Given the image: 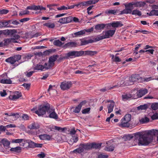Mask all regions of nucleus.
<instances>
[{"label":"nucleus","instance_id":"obj_20","mask_svg":"<svg viewBox=\"0 0 158 158\" xmlns=\"http://www.w3.org/2000/svg\"><path fill=\"white\" fill-rule=\"evenodd\" d=\"M81 45H84L89 43H92L94 41L92 39H89L87 40L85 39H82L80 40Z\"/></svg>","mask_w":158,"mask_h":158},{"label":"nucleus","instance_id":"obj_57","mask_svg":"<svg viewBox=\"0 0 158 158\" xmlns=\"http://www.w3.org/2000/svg\"><path fill=\"white\" fill-rule=\"evenodd\" d=\"M87 102V101L86 100H84L81 102L78 105L81 108L82 106L85 105Z\"/></svg>","mask_w":158,"mask_h":158},{"label":"nucleus","instance_id":"obj_46","mask_svg":"<svg viewBox=\"0 0 158 158\" xmlns=\"http://www.w3.org/2000/svg\"><path fill=\"white\" fill-rule=\"evenodd\" d=\"M148 108V106L147 104H144L140 105L137 107V109L139 110H144Z\"/></svg>","mask_w":158,"mask_h":158},{"label":"nucleus","instance_id":"obj_56","mask_svg":"<svg viewBox=\"0 0 158 158\" xmlns=\"http://www.w3.org/2000/svg\"><path fill=\"white\" fill-rule=\"evenodd\" d=\"M57 9L58 10H67V6H61L60 7H58L57 8Z\"/></svg>","mask_w":158,"mask_h":158},{"label":"nucleus","instance_id":"obj_55","mask_svg":"<svg viewBox=\"0 0 158 158\" xmlns=\"http://www.w3.org/2000/svg\"><path fill=\"white\" fill-rule=\"evenodd\" d=\"M58 22L62 24L66 23V22L65 17L61 18Z\"/></svg>","mask_w":158,"mask_h":158},{"label":"nucleus","instance_id":"obj_51","mask_svg":"<svg viewBox=\"0 0 158 158\" xmlns=\"http://www.w3.org/2000/svg\"><path fill=\"white\" fill-rule=\"evenodd\" d=\"M152 120L158 119V113H155L151 117Z\"/></svg>","mask_w":158,"mask_h":158},{"label":"nucleus","instance_id":"obj_6","mask_svg":"<svg viewBox=\"0 0 158 158\" xmlns=\"http://www.w3.org/2000/svg\"><path fill=\"white\" fill-rule=\"evenodd\" d=\"M146 4V3L144 2H133L128 3L127 6L131 7L132 10L134 8L133 6H134L135 7H141L144 6Z\"/></svg>","mask_w":158,"mask_h":158},{"label":"nucleus","instance_id":"obj_61","mask_svg":"<svg viewBox=\"0 0 158 158\" xmlns=\"http://www.w3.org/2000/svg\"><path fill=\"white\" fill-rule=\"evenodd\" d=\"M22 118L24 120H27L29 119V117L26 114H24L22 116Z\"/></svg>","mask_w":158,"mask_h":158},{"label":"nucleus","instance_id":"obj_38","mask_svg":"<svg viewBox=\"0 0 158 158\" xmlns=\"http://www.w3.org/2000/svg\"><path fill=\"white\" fill-rule=\"evenodd\" d=\"M117 10H107L105 11V13L106 14L115 15L117 14Z\"/></svg>","mask_w":158,"mask_h":158},{"label":"nucleus","instance_id":"obj_30","mask_svg":"<svg viewBox=\"0 0 158 158\" xmlns=\"http://www.w3.org/2000/svg\"><path fill=\"white\" fill-rule=\"evenodd\" d=\"M12 39H7L4 40V42H3V47L7 46L10 43L12 42Z\"/></svg>","mask_w":158,"mask_h":158},{"label":"nucleus","instance_id":"obj_22","mask_svg":"<svg viewBox=\"0 0 158 158\" xmlns=\"http://www.w3.org/2000/svg\"><path fill=\"white\" fill-rule=\"evenodd\" d=\"M1 143L6 148H9L10 147V142L6 139H2Z\"/></svg>","mask_w":158,"mask_h":158},{"label":"nucleus","instance_id":"obj_40","mask_svg":"<svg viewBox=\"0 0 158 158\" xmlns=\"http://www.w3.org/2000/svg\"><path fill=\"white\" fill-rule=\"evenodd\" d=\"M131 114H126L124 117L123 118H122L123 119L125 120L126 121L129 122L131 120Z\"/></svg>","mask_w":158,"mask_h":158},{"label":"nucleus","instance_id":"obj_63","mask_svg":"<svg viewBox=\"0 0 158 158\" xmlns=\"http://www.w3.org/2000/svg\"><path fill=\"white\" fill-rule=\"evenodd\" d=\"M113 61L116 62H120L121 61V60L118 57L115 56L113 59Z\"/></svg>","mask_w":158,"mask_h":158},{"label":"nucleus","instance_id":"obj_64","mask_svg":"<svg viewBox=\"0 0 158 158\" xmlns=\"http://www.w3.org/2000/svg\"><path fill=\"white\" fill-rule=\"evenodd\" d=\"M37 156L40 158H44L45 156V154L43 152H41L40 154H38Z\"/></svg>","mask_w":158,"mask_h":158},{"label":"nucleus","instance_id":"obj_3","mask_svg":"<svg viewBox=\"0 0 158 158\" xmlns=\"http://www.w3.org/2000/svg\"><path fill=\"white\" fill-rule=\"evenodd\" d=\"M115 31L116 30L115 29L103 31L102 32V34L103 35H98L94 39L95 41H98L104 39L109 38L112 37L114 34Z\"/></svg>","mask_w":158,"mask_h":158},{"label":"nucleus","instance_id":"obj_28","mask_svg":"<svg viewBox=\"0 0 158 158\" xmlns=\"http://www.w3.org/2000/svg\"><path fill=\"white\" fill-rule=\"evenodd\" d=\"M28 128L31 129H36L39 128V126L37 123H33L29 125Z\"/></svg>","mask_w":158,"mask_h":158},{"label":"nucleus","instance_id":"obj_12","mask_svg":"<svg viewBox=\"0 0 158 158\" xmlns=\"http://www.w3.org/2000/svg\"><path fill=\"white\" fill-rule=\"evenodd\" d=\"M22 96V94L21 92L19 91L15 92V94L13 95H10L9 96V98L10 99L12 100H15Z\"/></svg>","mask_w":158,"mask_h":158},{"label":"nucleus","instance_id":"obj_62","mask_svg":"<svg viewBox=\"0 0 158 158\" xmlns=\"http://www.w3.org/2000/svg\"><path fill=\"white\" fill-rule=\"evenodd\" d=\"M108 155H104L102 154H101L98 156V158H108Z\"/></svg>","mask_w":158,"mask_h":158},{"label":"nucleus","instance_id":"obj_44","mask_svg":"<svg viewBox=\"0 0 158 158\" xmlns=\"http://www.w3.org/2000/svg\"><path fill=\"white\" fill-rule=\"evenodd\" d=\"M28 144V146L31 148H35V145L36 143L31 141L29 140L27 142Z\"/></svg>","mask_w":158,"mask_h":158},{"label":"nucleus","instance_id":"obj_52","mask_svg":"<svg viewBox=\"0 0 158 158\" xmlns=\"http://www.w3.org/2000/svg\"><path fill=\"white\" fill-rule=\"evenodd\" d=\"M9 10L6 9L0 10V14H6L9 12Z\"/></svg>","mask_w":158,"mask_h":158},{"label":"nucleus","instance_id":"obj_54","mask_svg":"<svg viewBox=\"0 0 158 158\" xmlns=\"http://www.w3.org/2000/svg\"><path fill=\"white\" fill-rule=\"evenodd\" d=\"M66 23H68L71 22L72 20V18L71 16H68L65 17Z\"/></svg>","mask_w":158,"mask_h":158},{"label":"nucleus","instance_id":"obj_34","mask_svg":"<svg viewBox=\"0 0 158 158\" xmlns=\"http://www.w3.org/2000/svg\"><path fill=\"white\" fill-rule=\"evenodd\" d=\"M33 69L34 70L43 71L44 69V67L42 65L39 64H37L35 66L34 68Z\"/></svg>","mask_w":158,"mask_h":158},{"label":"nucleus","instance_id":"obj_60","mask_svg":"<svg viewBox=\"0 0 158 158\" xmlns=\"http://www.w3.org/2000/svg\"><path fill=\"white\" fill-rule=\"evenodd\" d=\"M80 7L83 8V6H87L86 2H83L80 3Z\"/></svg>","mask_w":158,"mask_h":158},{"label":"nucleus","instance_id":"obj_15","mask_svg":"<svg viewBox=\"0 0 158 158\" xmlns=\"http://www.w3.org/2000/svg\"><path fill=\"white\" fill-rule=\"evenodd\" d=\"M127 4H126L125 5V9H124L123 10L121 11L120 14H131L132 12V9L131 8V7H127Z\"/></svg>","mask_w":158,"mask_h":158},{"label":"nucleus","instance_id":"obj_18","mask_svg":"<svg viewBox=\"0 0 158 158\" xmlns=\"http://www.w3.org/2000/svg\"><path fill=\"white\" fill-rule=\"evenodd\" d=\"M80 146L84 150H88L91 149V143H81L80 144Z\"/></svg>","mask_w":158,"mask_h":158},{"label":"nucleus","instance_id":"obj_21","mask_svg":"<svg viewBox=\"0 0 158 158\" xmlns=\"http://www.w3.org/2000/svg\"><path fill=\"white\" fill-rule=\"evenodd\" d=\"M102 143H91V149H100L102 145Z\"/></svg>","mask_w":158,"mask_h":158},{"label":"nucleus","instance_id":"obj_5","mask_svg":"<svg viewBox=\"0 0 158 158\" xmlns=\"http://www.w3.org/2000/svg\"><path fill=\"white\" fill-rule=\"evenodd\" d=\"M21 59V56L19 55H17L9 57L5 60L6 62L11 64H14L16 61H18Z\"/></svg>","mask_w":158,"mask_h":158},{"label":"nucleus","instance_id":"obj_39","mask_svg":"<svg viewBox=\"0 0 158 158\" xmlns=\"http://www.w3.org/2000/svg\"><path fill=\"white\" fill-rule=\"evenodd\" d=\"M1 82L2 84H11L12 81L10 79H2Z\"/></svg>","mask_w":158,"mask_h":158},{"label":"nucleus","instance_id":"obj_14","mask_svg":"<svg viewBox=\"0 0 158 158\" xmlns=\"http://www.w3.org/2000/svg\"><path fill=\"white\" fill-rule=\"evenodd\" d=\"M119 126L121 127H129L130 125L129 122L126 121L123 118L121 119V121L119 123Z\"/></svg>","mask_w":158,"mask_h":158},{"label":"nucleus","instance_id":"obj_1","mask_svg":"<svg viewBox=\"0 0 158 158\" xmlns=\"http://www.w3.org/2000/svg\"><path fill=\"white\" fill-rule=\"evenodd\" d=\"M98 53L97 51H70L65 54V58L69 59L82 56L83 55H88L93 56Z\"/></svg>","mask_w":158,"mask_h":158},{"label":"nucleus","instance_id":"obj_37","mask_svg":"<svg viewBox=\"0 0 158 158\" xmlns=\"http://www.w3.org/2000/svg\"><path fill=\"white\" fill-rule=\"evenodd\" d=\"M73 152L74 153H81L83 152V149L81 148V147L79 146V148H77L73 151Z\"/></svg>","mask_w":158,"mask_h":158},{"label":"nucleus","instance_id":"obj_13","mask_svg":"<svg viewBox=\"0 0 158 158\" xmlns=\"http://www.w3.org/2000/svg\"><path fill=\"white\" fill-rule=\"evenodd\" d=\"M147 134L149 136H152L153 138V136H156L158 135V130L152 129L148 130L146 131Z\"/></svg>","mask_w":158,"mask_h":158},{"label":"nucleus","instance_id":"obj_10","mask_svg":"<svg viewBox=\"0 0 158 158\" xmlns=\"http://www.w3.org/2000/svg\"><path fill=\"white\" fill-rule=\"evenodd\" d=\"M48 113L49 114V117L50 118H53L55 119H57L58 115L55 111V109L49 108L48 110Z\"/></svg>","mask_w":158,"mask_h":158},{"label":"nucleus","instance_id":"obj_35","mask_svg":"<svg viewBox=\"0 0 158 158\" xmlns=\"http://www.w3.org/2000/svg\"><path fill=\"white\" fill-rule=\"evenodd\" d=\"M147 14L150 16L153 15L158 16V10L154 9L152 10L149 13H148Z\"/></svg>","mask_w":158,"mask_h":158},{"label":"nucleus","instance_id":"obj_32","mask_svg":"<svg viewBox=\"0 0 158 158\" xmlns=\"http://www.w3.org/2000/svg\"><path fill=\"white\" fill-rule=\"evenodd\" d=\"M85 34V31L81 30L77 32H75L73 34L74 37L80 36L81 35Z\"/></svg>","mask_w":158,"mask_h":158},{"label":"nucleus","instance_id":"obj_31","mask_svg":"<svg viewBox=\"0 0 158 158\" xmlns=\"http://www.w3.org/2000/svg\"><path fill=\"white\" fill-rule=\"evenodd\" d=\"M53 44L55 46L60 47L64 44V43H62L59 40H56L54 41Z\"/></svg>","mask_w":158,"mask_h":158},{"label":"nucleus","instance_id":"obj_59","mask_svg":"<svg viewBox=\"0 0 158 158\" xmlns=\"http://www.w3.org/2000/svg\"><path fill=\"white\" fill-rule=\"evenodd\" d=\"M30 19V18H26L20 19L19 21L21 23H24L29 21Z\"/></svg>","mask_w":158,"mask_h":158},{"label":"nucleus","instance_id":"obj_23","mask_svg":"<svg viewBox=\"0 0 158 158\" xmlns=\"http://www.w3.org/2000/svg\"><path fill=\"white\" fill-rule=\"evenodd\" d=\"M77 44L74 42H68L65 44L64 46V48H71L73 47H77Z\"/></svg>","mask_w":158,"mask_h":158},{"label":"nucleus","instance_id":"obj_11","mask_svg":"<svg viewBox=\"0 0 158 158\" xmlns=\"http://www.w3.org/2000/svg\"><path fill=\"white\" fill-rule=\"evenodd\" d=\"M142 78L140 77L139 75L138 74H135L132 75L131 77H130L129 80L131 82H137L140 79H141Z\"/></svg>","mask_w":158,"mask_h":158},{"label":"nucleus","instance_id":"obj_29","mask_svg":"<svg viewBox=\"0 0 158 158\" xmlns=\"http://www.w3.org/2000/svg\"><path fill=\"white\" fill-rule=\"evenodd\" d=\"M95 29L97 30H100V31L104 28V24L101 23L96 25L95 26Z\"/></svg>","mask_w":158,"mask_h":158},{"label":"nucleus","instance_id":"obj_25","mask_svg":"<svg viewBox=\"0 0 158 158\" xmlns=\"http://www.w3.org/2000/svg\"><path fill=\"white\" fill-rule=\"evenodd\" d=\"M2 28H14L15 27L12 25L9 24L8 25V23L7 20H4L2 21Z\"/></svg>","mask_w":158,"mask_h":158},{"label":"nucleus","instance_id":"obj_53","mask_svg":"<svg viewBox=\"0 0 158 158\" xmlns=\"http://www.w3.org/2000/svg\"><path fill=\"white\" fill-rule=\"evenodd\" d=\"M29 11L28 10H24L20 12L19 14V15L21 16L24 15H27L29 14Z\"/></svg>","mask_w":158,"mask_h":158},{"label":"nucleus","instance_id":"obj_41","mask_svg":"<svg viewBox=\"0 0 158 158\" xmlns=\"http://www.w3.org/2000/svg\"><path fill=\"white\" fill-rule=\"evenodd\" d=\"M43 66L44 69H45L46 70L51 69L53 66L49 62L48 63H45Z\"/></svg>","mask_w":158,"mask_h":158},{"label":"nucleus","instance_id":"obj_9","mask_svg":"<svg viewBox=\"0 0 158 158\" xmlns=\"http://www.w3.org/2000/svg\"><path fill=\"white\" fill-rule=\"evenodd\" d=\"M27 10H45L46 8L45 7H43L42 6L38 5L35 6L34 5L30 6H27L26 8Z\"/></svg>","mask_w":158,"mask_h":158},{"label":"nucleus","instance_id":"obj_17","mask_svg":"<svg viewBox=\"0 0 158 158\" xmlns=\"http://www.w3.org/2000/svg\"><path fill=\"white\" fill-rule=\"evenodd\" d=\"M111 27L114 28L121 27L123 25L121 21H114L111 23Z\"/></svg>","mask_w":158,"mask_h":158},{"label":"nucleus","instance_id":"obj_50","mask_svg":"<svg viewBox=\"0 0 158 158\" xmlns=\"http://www.w3.org/2000/svg\"><path fill=\"white\" fill-rule=\"evenodd\" d=\"M90 107L85 109L82 110V113L83 114H86L88 113L90 111Z\"/></svg>","mask_w":158,"mask_h":158},{"label":"nucleus","instance_id":"obj_49","mask_svg":"<svg viewBox=\"0 0 158 158\" xmlns=\"http://www.w3.org/2000/svg\"><path fill=\"white\" fill-rule=\"evenodd\" d=\"M23 140V139H13L12 140V142L14 143H19L22 142Z\"/></svg>","mask_w":158,"mask_h":158},{"label":"nucleus","instance_id":"obj_26","mask_svg":"<svg viewBox=\"0 0 158 158\" xmlns=\"http://www.w3.org/2000/svg\"><path fill=\"white\" fill-rule=\"evenodd\" d=\"M114 148V146L113 144L110 145H107L104 148V150L107 151L112 152L113 151Z\"/></svg>","mask_w":158,"mask_h":158},{"label":"nucleus","instance_id":"obj_45","mask_svg":"<svg viewBox=\"0 0 158 158\" xmlns=\"http://www.w3.org/2000/svg\"><path fill=\"white\" fill-rule=\"evenodd\" d=\"M139 121L141 123H144L149 122V119L148 118L145 117L144 118H142Z\"/></svg>","mask_w":158,"mask_h":158},{"label":"nucleus","instance_id":"obj_43","mask_svg":"<svg viewBox=\"0 0 158 158\" xmlns=\"http://www.w3.org/2000/svg\"><path fill=\"white\" fill-rule=\"evenodd\" d=\"M151 108L154 110L158 109V102H155L152 103L151 106Z\"/></svg>","mask_w":158,"mask_h":158},{"label":"nucleus","instance_id":"obj_8","mask_svg":"<svg viewBox=\"0 0 158 158\" xmlns=\"http://www.w3.org/2000/svg\"><path fill=\"white\" fill-rule=\"evenodd\" d=\"M72 85L71 81H64L61 83L60 88L61 89L63 90H68L69 89Z\"/></svg>","mask_w":158,"mask_h":158},{"label":"nucleus","instance_id":"obj_19","mask_svg":"<svg viewBox=\"0 0 158 158\" xmlns=\"http://www.w3.org/2000/svg\"><path fill=\"white\" fill-rule=\"evenodd\" d=\"M121 85L120 84H118V83L117 85H113L112 86L110 87L109 88L108 87L107 88L106 87L103 88L101 89H100V91L102 92H105L107 90H110V89H113L118 88L119 87H120L121 86Z\"/></svg>","mask_w":158,"mask_h":158},{"label":"nucleus","instance_id":"obj_2","mask_svg":"<svg viewBox=\"0 0 158 158\" xmlns=\"http://www.w3.org/2000/svg\"><path fill=\"white\" fill-rule=\"evenodd\" d=\"M134 135L135 137H139V145H148L153 140V137L152 136H149L146 132L143 134L140 132H136L134 134Z\"/></svg>","mask_w":158,"mask_h":158},{"label":"nucleus","instance_id":"obj_36","mask_svg":"<svg viewBox=\"0 0 158 158\" xmlns=\"http://www.w3.org/2000/svg\"><path fill=\"white\" fill-rule=\"evenodd\" d=\"M114 105V103H110L107 106L108 113H110L113 111Z\"/></svg>","mask_w":158,"mask_h":158},{"label":"nucleus","instance_id":"obj_42","mask_svg":"<svg viewBox=\"0 0 158 158\" xmlns=\"http://www.w3.org/2000/svg\"><path fill=\"white\" fill-rule=\"evenodd\" d=\"M131 14L132 15H137L139 16H140L142 15L141 12L138 10H134L132 11Z\"/></svg>","mask_w":158,"mask_h":158},{"label":"nucleus","instance_id":"obj_33","mask_svg":"<svg viewBox=\"0 0 158 158\" xmlns=\"http://www.w3.org/2000/svg\"><path fill=\"white\" fill-rule=\"evenodd\" d=\"M43 25L50 28H53L55 27V24L54 23L50 22L46 23L43 24Z\"/></svg>","mask_w":158,"mask_h":158},{"label":"nucleus","instance_id":"obj_27","mask_svg":"<svg viewBox=\"0 0 158 158\" xmlns=\"http://www.w3.org/2000/svg\"><path fill=\"white\" fill-rule=\"evenodd\" d=\"M133 97H135V96H133L132 94H126L122 95V98L123 100H128L131 98L134 99Z\"/></svg>","mask_w":158,"mask_h":158},{"label":"nucleus","instance_id":"obj_47","mask_svg":"<svg viewBox=\"0 0 158 158\" xmlns=\"http://www.w3.org/2000/svg\"><path fill=\"white\" fill-rule=\"evenodd\" d=\"M81 108L78 105L75 107L73 110V111L75 113H78L81 111Z\"/></svg>","mask_w":158,"mask_h":158},{"label":"nucleus","instance_id":"obj_4","mask_svg":"<svg viewBox=\"0 0 158 158\" xmlns=\"http://www.w3.org/2000/svg\"><path fill=\"white\" fill-rule=\"evenodd\" d=\"M50 108V104L47 103L45 105L40 106L37 110H36V108H34L32 110H35V113L39 116H42L45 114L46 112L48 113Z\"/></svg>","mask_w":158,"mask_h":158},{"label":"nucleus","instance_id":"obj_16","mask_svg":"<svg viewBox=\"0 0 158 158\" xmlns=\"http://www.w3.org/2000/svg\"><path fill=\"white\" fill-rule=\"evenodd\" d=\"M58 57V55H54L51 56L49 58L48 62L53 66L54 64V62L56 60Z\"/></svg>","mask_w":158,"mask_h":158},{"label":"nucleus","instance_id":"obj_48","mask_svg":"<svg viewBox=\"0 0 158 158\" xmlns=\"http://www.w3.org/2000/svg\"><path fill=\"white\" fill-rule=\"evenodd\" d=\"M21 150V148L19 147H17L14 148H11L10 150L11 151L18 152L19 151Z\"/></svg>","mask_w":158,"mask_h":158},{"label":"nucleus","instance_id":"obj_7","mask_svg":"<svg viewBox=\"0 0 158 158\" xmlns=\"http://www.w3.org/2000/svg\"><path fill=\"white\" fill-rule=\"evenodd\" d=\"M148 92V90L146 89H140L135 94V97H133L134 99L137 98L139 97H141L145 95Z\"/></svg>","mask_w":158,"mask_h":158},{"label":"nucleus","instance_id":"obj_58","mask_svg":"<svg viewBox=\"0 0 158 158\" xmlns=\"http://www.w3.org/2000/svg\"><path fill=\"white\" fill-rule=\"evenodd\" d=\"M17 33V31L15 29L10 30V35H13L15 33Z\"/></svg>","mask_w":158,"mask_h":158},{"label":"nucleus","instance_id":"obj_24","mask_svg":"<svg viewBox=\"0 0 158 158\" xmlns=\"http://www.w3.org/2000/svg\"><path fill=\"white\" fill-rule=\"evenodd\" d=\"M39 137L41 139L43 140H49L51 139V136L50 135L46 134L40 135Z\"/></svg>","mask_w":158,"mask_h":158}]
</instances>
